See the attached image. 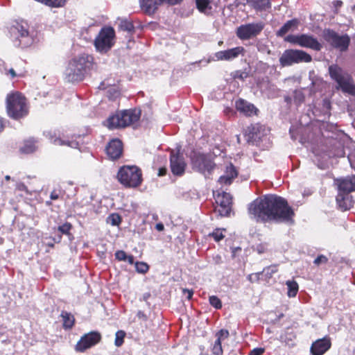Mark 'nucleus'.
Listing matches in <instances>:
<instances>
[{
    "label": "nucleus",
    "mask_w": 355,
    "mask_h": 355,
    "mask_svg": "<svg viewBox=\"0 0 355 355\" xmlns=\"http://www.w3.org/2000/svg\"><path fill=\"white\" fill-rule=\"evenodd\" d=\"M115 32L113 28L103 27L94 40L97 51L101 53L108 51L114 44Z\"/></svg>",
    "instance_id": "8"
},
{
    "label": "nucleus",
    "mask_w": 355,
    "mask_h": 355,
    "mask_svg": "<svg viewBox=\"0 0 355 355\" xmlns=\"http://www.w3.org/2000/svg\"><path fill=\"white\" fill-rule=\"evenodd\" d=\"M299 24L300 21L297 19L289 20L277 31V35L279 37H283L288 32L296 30Z\"/></svg>",
    "instance_id": "24"
},
{
    "label": "nucleus",
    "mask_w": 355,
    "mask_h": 355,
    "mask_svg": "<svg viewBox=\"0 0 355 355\" xmlns=\"http://www.w3.org/2000/svg\"><path fill=\"white\" fill-rule=\"evenodd\" d=\"M92 62V58L86 54H81L73 58L69 61L66 68L65 78L69 82L82 80L90 67Z\"/></svg>",
    "instance_id": "2"
},
{
    "label": "nucleus",
    "mask_w": 355,
    "mask_h": 355,
    "mask_svg": "<svg viewBox=\"0 0 355 355\" xmlns=\"http://www.w3.org/2000/svg\"><path fill=\"white\" fill-rule=\"evenodd\" d=\"M24 62L21 60L16 65V71L17 72L18 76H24L25 75V67H24Z\"/></svg>",
    "instance_id": "40"
},
{
    "label": "nucleus",
    "mask_w": 355,
    "mask_h": 355,
    "mask_svg": "<svg viewBox=\"0 0 355 355\" xmlns=\"http://www.w3.org/2000/svg\"><path fill=\"white\" fill-rule=\"evenodd\" d=\"M245 49L243 46H237L225 51H220L215 53L217 60H231L240 55H243Z\"/></svg>",
    "instance_id": "16"
},
{
    "label": "nucleus",
    "mask_w": 355,
    "mask_h": 355,
    "mask_svg": "<svg viewBox=\"0 0 355 355\" xmlns=\"http://www.w3.org/2000/svg\"><path fill=\"white\" fill-rule=\"evenodd\" d=\"M264 348L257 347L251 350L248 355H261L264 352Z\"/></svg>",
    "instance_id": "47"
},
{
    "label": "nucleus",
    "mask_w": 355,
    "mask_h": 355,
    "mask_svg": "<svg viewBox=\"0 0 355 355\" xmlns=\"http://www.w3.org/2000/svg\"><path fill=\"white\" fill-rule=\"evenodd\" d=\"M235 105L238 111L243 113L246 116L257 114V109L252 104L243 99L236 101Z\"/></svg>",
    "instance_id": "20"
},
{
    "label": "nucleus",
    "mask_w": 355,
    "mask_h": 355,
    "mask_svg": "<svg viewBox=\"0 0 355 355\" xmlns=\"http://www.w3.org/2000/svg\"><path fill=\"white\" fill-rule=\"evenodd\" d=\"M248 76V73L247 72L244 71H236V75L234 76L235 78H239L241 80H244Z\"/></svg>",
    "instance_id": "49"
},
{
    "label": "nucleus",
    "mask_w": 355,
    "mask_h": 355,
    "mask_svg": "<svg viewBox=\"0 0 355 355\" xmlns=\"http://www.w3.org/2000/svg\"><path fill=\"white\" fill-rule=\"evenodd\" d=\"M35 141L33 139H28L24 141V146L20 148V151L24 153H31L36 150Z\"/></svg>",
    "instance_id": "28"
},
{
    "label": "nucleus",
    "mask_w": 355,
    "mask_h": 355,
    "mask_svg": "<svg viewBox=\"0 0 355 355\" xmlns=\"http://www.w3.org/2000/svg\"><path fill=\"white\" fill-rule=\"evenodd\" d=\"M182 293L184 295L187 296V298L188 300H191L193 296V292L192 290H189V289H187V288L182 289Z\"/></svg>",
    "instance_id": "50"
},
{
    "label": "nucleus",
    "mask_w": 355,
    "mask_h": 355,
    "mask_svg": "<svg viewBox=\"0 0 355 355\" xmlns=\"http://www.w3.org/2000/svg\"><path fill=\"white\" fill-rule=\"evenodd\" d=\"M117 178L125 187L135 188L141 184V171L136 166H123L119 169Z\"/></svg>",
    "instance_id": "5"
},
{
    "label": "nucleus",
    "mask_w": 355,
    "mask_h": 355,
    "mask_svg": "<svg viewBox=\"0 0 355 355\" xmlns=\"http://www.w3.org/2000/svg\"><path fill=\"white\" fill-rule=\"evenodd\" d=\"M349 162L351 163L352 167V168H355V163L354 164L352 163L351 157H349Z\"/></svg>",
    "instance_id": "58"
},
{
    "label": "nucleus",
    "mask_w": 355,
    "mask_h": 355,
    "mask_svg": "<svg viewBox=\"0 0 355 355\" xmlns=\"http://www.w3.org/2000/svg\"><path fill=\"white\" fill-rule=\"evenodd\" d=\"M324 38L332 46L340 51H345L350 43V38L347 35H340L330 29L324 31Z\"/></svg>",
    "instance_id": "12"
},
{
    "label": "nucleus",
    "mask_w": 355,
    "mask_h": 355,
    "mask_svg": "<svg viewBox=\"0 0 355 355\" xmlns=\"http://www.w3.org/2000/svg\"><path fill=\"white\" fill-rule=\"evenodd\" d=\"M138 315H140V316H142V314H141V312H140V311L138 313Z\"/></svg>",
    "instance_id": "60"
},
{
    "label": "nucleus",
    "mask_w": 355,
    "mask_h": 355,
    "mask_svg": "<svg viewBox=\"0 0 355 355\" xmlns=\"http://www.w3.org/2000/svg\"><path fill=\"white\" fill-rule=\"evenodd\" d=\"M198 9L205 14H209L217 7L220 0H196Z\"/></svg>",
    "instance_id": "21"
},
{
    "label": "nucleus",
    "mask_w": 355,
    "mask_h": 355,
    "mask_svg": "<svg viewBox=\"0 0 355 355\" xmlns=\"http://www.w3.org/2000/svg\"><path fill=\"white\" fill-rule=\"evenodd\" d=\"M170 166L172 173L174 175L182 176L185 171L187 164L182 156L178 153L172 151L170 156Z\"/></svg>",
    "instance_id": "15"
},
{
    "label": "nucleus",
    "mask_w": 355,
    "mask_h": 355,
    "mask_svg": "<svg viewBox=\"0 0 355 355\" xmlns=\"http://www.w3.org/2000/svg\"><path fill=\"white\" fill-rule=\"evenodd\" d=\"M5 179H6V180H10V175H6V176L5 177Z\"/></svg>",
    "instance_id": "59"
},
{
    "label": "nucleus",
    "mask_w": 355,
    "mask_h": 355,
    "mask_svg": "<svg viewBox=\"0 0 355 355\" xmlns=\"http://www.w3.org/2000/svg\"><path fill=\"white\" fill-rule=\"evenodd\" d=\"M339 193L349 195L355 191V176H349L344 179L336 180Z\"/></svg>",
    "instance_id": "18"
},
{
    "label": "nucleus",
    "mask_w": 355,
    "mask_h": 355,
    "mask_svg": "<svg viewBox=\"0 0 355 355\" xmlns=\"http://www.w3.org/2000/svg\"><path fill=\"white\" fill-rule=\"evenodd\" d=\"M249 6L256 11H266L271 8V0H246Z\"/></svg>",
    "instance_id": "22"
},
{
    "label": "nucleus",
    "mask_w": 355,
    "mask_h": 355,
    "mask_svg": "<svg viewBox=\"0 0 355 355\" xmlns=\"http://www.w3.org/2000/svg\"><path fill=\"white\" fill-rule=\"evenodd\" d=\"M138 315H140V316H142V314H141V312H140V311L138 313Z\"/></svg>",
    "instance_id": "61"
},
{
    "label": "nucleus",
    "mask_w": 355,
    "mask_h": 355,
    "mask_svg": "<svg viewBox=\"0 0 355 355\" xmlns=\"http://www.w3.org/2000/svg\"><path fill=\"white\" fill-rule=\"evenodd\" d=\"M209 303L211 306H213L214 308L219 309L222 307V303L220 300L215 296L212 295L209 297Z\"/></svg>",
    "instance_id": "39"
},
{
    "label": "nucleus",
    "mask_w": 355,
    "mask_h": 355,
    "mask_svg": "<svg viewBox=\"0 0 355 355\" xmlns=\"http://www.w3.org/2000/svg\"><path fill=\"white\" fill-rule=\"evenodd\" d=\"M225 174L233 180L237 177L238 173L235 167L232 164H230L226 168Z\"/></svg>",
    "instance_id": "38"
},
{
    "label": "nucleus",
    "mask_w": 355,
    "mask_h": 355,
    "mask_svg": "<svg viewBox=\"0 0 355 355\" xmlns=\"http://www.w3.org/2000/svg\"><path fill=\"white\" fill-rule=\"evenodd\" d=\"M232 180H233L230 178L229 175L225 174L219 178L218 182L221 184L229 185L232 182Z\"/></svg>",
    "instance_id": "43"
},
{
    "label": "nucleus",
    "mask_w": 355,
    "mask_h": 355,
    "mask_svg": "<svg viewBox=\"0 0 355 355\" xmlns=\"http://www.w3.org/2000/svg\"><path fill=\"white\" fill-rule=\"evenodd\" d=\"M51 141L55 145H67L71 148H77L78 147V143L75 141H65L60 138H54L52 136H49Z\"/></svg>",
    "instance_id": "26"
},
{
    "label": "nucleus",
    "mask_w": 355,
    "mask_h": 355,
    "mask_svg": "<svg viewBox=\"0 0 355 355\" xmlns=\"http://www.w3.org/2000/svg\"><path fill=\"white\" fill-rule=\"evenodd\" d=\"M101 338V334L97 331H92L81 337L76 345L77 352H83L86 349L97 344Z\"/></svg>",
    "instance_id": "13"
},
{
    "label": "nucleus",
    "mask_w": 355,
    "mask_h": 355,
    "mask_svg": "<svg viewBox=\"0 0 355 355\" xmlns=\"http://www.w3.org/2000/svg\"><path fill=\"white\" fill-rule=\"evenodd\" d=\"M328 261V259L324 255L318 256L315 260L314 263L317 266H319L321 263H325Z\"/></svg>",
    "instance_id": "46"
},
{
    "label": "nucleus",
    "mask_w": 355,
    "mask_h": 355,
    "mask_svg": "<svg viewBox=\"0 0 355 355\" xmlns=\"http://www.w3.org/2000/svg\"><path fill=\"white\" fill-rule=\"evenodd\" d=\"M119 28L121 31H127L128 33H132L134 31L135 27L132 23V21L123 19L119 20Z\"/></svg>",
    "instance_id": "30"
},
{
    "label": "nucleus",
    "mask_w": 355,
    "mask_h": 355,
    "mask_svg": "<svg viewBox=\"0 0 355 355\" xmlns=\"http://www.w3.org/2000/svg\"><path fill=\"white\" fill-rule=\"evenodd\" d=\"M125 336V333L123 331L119 330L116 331L114 341V344L116 347H120L123 345Z\"/></svg>",
    "instance_id": "35"
},
{
    "label": "nucleus",
    "mask_w": 355,
    "mask_h": 355,
    "mask_svg": "<svg viewBox=\"0 0 355 355\" xmlns=\"http://www.w3.org/2000/svg\"><path fill=\"white\" fill-rule=\"evenodd\" d=\"M277 271V270L275 266H270L264 268L261 272L257 273V275H265L267 278H270Z\"/></svg>",
    "instance_id": "33"
},
{
    "label": "nucleus",
    "mask_w": 355,
    "mask_h": 355,
    "mask_svg": "<svg viewBox=\"0 0 355 355\" xmlns=\"http://www.w3.org/2000/svg\"><path fill=\"white\" fill-rule=\"evenodd\" d=\"M336 201L339 208L343 211L349 209L353 206L352 198L347 194L339 193Z\"/></svg>",
    "instance_id": "23"
},
{
    "label": "nucleus",
    "mask_w": 355,
    "mask_h": 355,
    "mask_svg": "<svg viewBox=\"0 0 355 355\" xmlns=\"http://www.w3.org/2000/svg\"><path fill=\"white\" fill-rule=\"evenodd\" d=\"M7 112L10 117L15 119L26 115L28 110L25 97L18 92L8 95L7 97Z\"/></svg>",
    "instance_id": "6"
},
{
    "label": "nucleus",
    "mask_w": 355,
    "mask_h": 355,
    "mask_svg": "<svg viewBox=\"0 0 355 355\" xmlns=\"http://www.w3.org/2000/svg\"><path fill=\"white\" fill-rule=\"evenodd\" d=\"M166 168H161L159 169L158 175L159 176H163L166 175Z\"/></svg>",
    "instance_id": "54"
},
{
    "label": "nucleus",
    "mask_w": 355,
    "mask_h": 355,
    "mask_svg": "<svg viewBox=\"0 0 355 355\" xmlns=\"http://www.w3.org/2000/svg\"><path fill=\"white\" fill-rule=\"evenodd\" d=\"M232 112H233V111H232L230 108H227V109L225 110V113H226L227 114H228L229 113Z\"/></svg>",
    "instance_id": "57"
},
{
    "label": "nucleus",
    "mask_w": 355,
    "mask_h": 355,
    "mask_svg": "<svg viewBox=\"0 0 355 355\" xmlns=\"http://www.w3.org/2000/svg\"><path fill=\"white\" fill-rule=\"evenodd\" d=\"M123 151V145L119 139H112L106 147V152L109 157L116 159L120 157Z\"/></svg>",
    "instance_id": "19"
},
{
    "label": "nucleus",
    "mask_w": 355,
    "mask_h": 355,
    "mask_svg": "<svg viewBox=\"0 0 355 355\" xmlns=\"http://www.w3.org/2000/svg\"><path fill=\"white\" fill-rule=\"evenodd\" d=\"M19 32L20 34V43L24 46H28L31 42V38L28 36V31L21 26V29L19 30Z\"/></svg>",
    "instance_id": "29"
},
{
    "label": "nucleus",
    "mask_w": 355,
    "mask_h": 355,
    "mask_svg": "<svg viewBox=\"0 0 355 355\" xmlns=\"http://www.w3.org/2000/svg\"><path fill=\"white\" fill-rule=\"evenodd\" d=\"M229 331L226 329H221L216 334L217 339L220 338V340H223L229 337Z\"/></svg>",
    "instance_id": "41"
},
{
    "label": "nucleus",
    "mask_w": 355,
    "mask_h": 355,
    "mask_svg": "<svg viewBox=\"0 0 355 355\" xmlns=\"http://www.w3.org/2000/svg\"><path fill=\"white\" fill-rule=\"evenodd\" d=\"M126 261L130 263V264H133L134 263V257L132 255H129L128 256L127 255V259Z\"/></svg>",
    "instance_id": "55"
},
{
    "label": "nucleus",
    "mask_w": 355,
    "mask_h": 355,
    "mask_svg": "<svg viewBox=\"0 0 355 355\" xmlns=\"http://www.w3.org/2000/svg\"><path fill=\"white\" fill-rule=\"evenodd\" d=\"M62 317L63 318V325L65 328H71L74 323V318L67 312H62Z\"/></svg>",
    "instance_id": "31"
},
{
    "label": "nucleus",
    "mask_w": 355,
    "mask_h": 355,
    "mask_svg": "<svg viewBox=\"0 0 355 355\" xmlns=\"http://www.w3.org/2000/svg\"><path fill=\"white\" fill-rule=\"evenodd\" d=\"M331 345L329 338L318 339L312 344L311 352L313 355H322L331 347Z\"/></svg>",
    "instance_id": "17"
},
{
    "label": "nucleus",
    "mask_w": 355,
    "mask_h": 355,
    "mask_svg": "<svg viewBox=\"0 0 355 355\" xmlns=\"http://www.w3.org/2000/svg\"><path fill=\"white\" fill-rule=\"evenodd\" d=\"M50 7H62L65 4V0H36Z\"/></svg>",
    "instance_id": "32"
},
{
    "label": "nucleus",
    "mask_w": 355,
    "mask_h": 355,
    "mask_svg": "<svg viewBox=\"0 0 355 355\" xmlns=\"http://www.w3.org/2000/svg\"><path fill=\"white\" fill-rule=\"evenodd\" d=\"M264 27L263 21L243 24L237 28L236 35L241 40H249L259 35Z\"/></svg>",
    "instance_id": "11"
},
{
    "label": "nucleus",
    "mask_w": 355,
    "mask_h": 355,
    "mask_svg": "<svg viewBox=\"0 0 355 355\" xmlns=\"http://www.w3.org/2000/svg\"><path fill=\"white\" fill-rule=\"evenodd\" d=\"M286 285L287 286L288 288V297H295L299 290L298 284L294 280H288L286 282Z\"/></svg>",
    "instance_id": "27"
},
{
    "label": "nucleus",
    "mask_w": 355,
    "mask_h": 355,
    "mask_svg": "<svg viewBox=\"0 0 355 355\" xmlns=\"http://www.w3.org/2000/svg\"><path fill=\"white\" fill-rule=\"evenodd\" d=\"M135 268L136 270L141 274L146 273L149 270L148 265L145 262H136Z\"/></svg>",
    "instance_id": "36"
},
{
    "label": "nucleus",
    "mask_w": 355,
    "mask_h": 355,
    "mask_svg": "<svg viewBox=\"0 0 355 355\" xmlns=\"http://www.w3.org/2000/svg\"><path fill=\"white\" fill-rule=\"evenodd\" d=\"M221 340H220V338L219 339H216L214 344V346L212 347V353L214 354V355H222L223 354V348H222V345H221Z\"/></svg>",
    "instance_id": "34"
},
{
    "label": "nucleus",
    "mask_w": 355,
    "mask_h": 355,
    "mask_svg": "<svg viewBox=\"0 0 355 355\" xmlns=\"http://www.w3.org/2000/svg\"><path fill=\"white\" fill-rule=\"evenodd\" d=\"M216 202L218 207L216 208L215 211L218 212L221 216H227L231 211L232 197L230 193L223 192L218 193L216 198Z\"/></svg>",
    "instance_id": "14"
},
{
    "label": "nucleus",
    "mask_w": 355,
    "mask_h": 355,
    "mask_svg": "<svg viewBox=\"0 0 355 355\" xmlns=\"http://www.w3.org/2000/svg\"><path fill=\"white\" fill-rule=\"evenodd\" d=\"M311 56L302 50H286L279 58V63L282 67L291 66L295 63L310 62Z\"/></svg>",
    "instance_id": "9"
},
{
    "label": "nucleus",
    "mask_w": 355,
    "mask_h": 355,
    "mask_svg": "<svg viewBox=\"0 0 355 355\" xmlns=\"http://www.w3.org/2000/svg\"><path fill=\"white\" fill-rule=\"evenodd\" d=\"M7 74H10L12 78H14L18 76L16 69H14L13 68L10 69L8 70V72L7 73Z\"/></svg>",
    "instance_id": "51"
},
{
    "label": "nucleus",
    "mask_w": 355,
    "mask_h": 355,
    "mask_svg": "<svg viewBox=\"0 0 355 355\" xmlns=\"http://www.w3.org/2000/svg\"><path fill=\"white\" fill-rule=\"evenodd\" d=\"M155 229L159 232H162L164 229V225L162 223H157L155 225Z\"/></svg>",
    "instance_id": "53"
},
{
    "label": "nucleus",
    "mask_w": 355,
    "mask_h": 355,
    "mask_svg": "<svg viewBox=\"0 0 355 355\" xmlns=\"http://www.w3.org/2000/svg\"><path fill=\"white\" fill-rule=\"evenodd\" d=\"M192 168L205 177L209 175L215 168L216 164L210 155L193 151L191 155Z\"/></svg>",
    "instance_id": "7"
},
{
    "label": "nucleus",
    "mask_w": 355,
    "mask_h": 355,
    "mask_svg": "<svg viewBox=\"0 0 355 355\" xmlns=\"http://www.w3.org/2000/svg\"><path fill=\"white\" fill-rule=\"evenodd\" d=\"M3 121L0 119V132H1L3 129Z\"/></svg>",
    "instance_id": "56"
},
{
    "label": "nucleus",
    "mask_w": 355,
    "mask_h": 355,
    "mask_svg": "<svg viewBox=\"0 0 355 355\" xmlns=\"http://www.w3.org/2000/svg\"><path fill=\"white\" fill-rule=\"evenodd\" d=\"M354 8H355V5H354Z\"/></svg>",
    "instance_id": "62"
},
{
    "label": "nucleus",
    "mask_w": 355,
    "mask_h": 355,
    "mask_svg": "<svg viewBox=\"0 0 355 355\" xmlns=\"http://www.w3.org/2000/svg\"><path fill=\"white\" fill-rule=\"evenodd\" d=\"M141 116L139 110H126L110 116L107 120L110 129L124 128L137 122Z\"/></svg>",
    "instance_id": "4"
},
{
    "label": "nucleus",
    "mask_w": 355,
    "mask_h": 355,
    "mask_svg": "<svg viewBox=\"0 0 355 355\" xmlns=\"http://www.w3.org/2000/svg\"><path fill=\"white\" fill-rule=\"evenodd\" d=\"M16 188L19 191H24L29 193L27 187L22 182H19L16 184Z\"/></svg>",
    "instance_id": "48"
},
{
    "label": "nucleus",
    "mask_w": 355,
    "mask_h": 355,
    "mask_svg": "<svg viewBox=\"0 0 355 355\" xmlns=\"http://www.w3.org/2000/svg\"><path fill=\"white\" fill-rule=\"evenodd\" d=\"M160 3V0H140L141 8L149 14L153 13Z\"/></svg>",
    "instance_id": "25"
},
{
    "label": "nucleus",
    "mask_w": 355,
    "mask_h": 355,
    "mask_svg": "<svg viewBox=\"0 0 355 355\" xmlns=\"http://www.w3.org/2000/svg\"><path fill=\"white\" fill-rule=\"evenodd\" d=\"M107 221L112 225H119L121 223V218L118 214H112L107 218Z\"/></svg>",
    "instance_id": "37"
},
{
    "label": "nucleus",
    "mask_w": 355,
    "mask_h": 355,
    "mask_svg": "<svg viewBox=\"0 0 355 355\" xmlns=\"http://www.w3.org/2000/svg\"><path fill=\"white\" fill-rule=\"evenodd\" d=\"M330 77L336 83V89L355 96V83L352 76L337 64L329 67Z\"/></svg>",
    "instance_id": "3"
},
{
    "label": "nucleus",
    "mask_w": 355,
    "mask_h": 355,
    "mask_svg": "<svg viewBox=\"0 0 355 355\" xmlns=\"http://www.w3.org/2000/svg\"><path fill=\"white\" fill-rule=\"evenodd\" d=\"M285 41L297 44L301 47L311 49L315 51H320L321 44L313 35L307 34L288 35L286 37Z\"/></svg>",
    "instance_id": "10"
},
{
    "label": "nucleus",
    "mask_w": 355,
    "mask_h": 355,
    "mask_svg": "<svg viewBox=\"0 0 355 355\" xmlns=\"http://www.w3.org/2000/svg\"><path fill=\"white\" fill-rule=\"evenodd\" d=\"M251 218L257 221L293 223L295 215L293 209L282 197L276 195H266L257 198L248 206Z\"/></svg>",
    "instance_id": "1"
},
{
    "label": "nucleus",
    "mask_w": 355,
    "mask_h": 355,
    "mask_svg": "<svg viewBox=\"0 0 355 355\" xmlns=\"http://www.w3.org/2000/svg\"><path fill=\"white\" fill-rule=\"evenodd\" d=\"M211 235L216 241H219L224 238V235L220 230H216Z\"/></svg>",
    "instance_id": "45"
},
{
    "label": "nucleus",
    "mask_w": 355,
    "mask_h": 355,
    "mask_svg": "<svg viewBox=\"0 0 355 355\" xmlns=\"http://www.w3.org/2000/svg\"><path fill=\"white\" fill-rule=\"evenodd\" d=\"M71 229V225L69 223H65L64 224L58 227V230L64 234H68Z\"/></svg>",
    "instance_id": "42"
},
{
    "label": "nucleus",
    "mask_w": 355,
    "mask_h": 355,
    "mask_svg": "<svg viewBox=\"0 0 355 355\" xmlns=\"http://www.w3.org/2000/svg\"><path fill=\"white\" fill-rule=\"evenodd\" d=\"M115 257L119 261H126L127 254L123 250H118L115 252Z\"/></svg>",
    "instance_id": "44"
},
{
    "label": "nucleus",
    "mask_w": 355,
    "mask_h": 355,
    "mask_svg": "<svg viewBox=\"0 0 355 355\" xmlns=\"http://www.w3.org/2000/svg\"><path fill=\"white\" fill-rule=\"evenodd\" d=\"M50 198L51 200H57L59 198V194L55 191H53L51 193Z\"/></svg>",
    "instance_id": "52"
}]
</instances>
